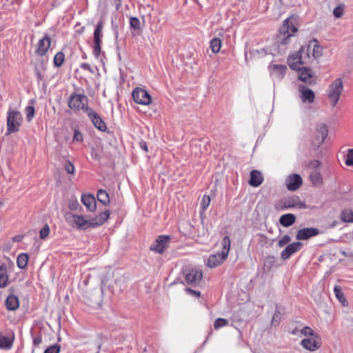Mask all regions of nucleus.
<instances>
[{"mask_svg": "<svg viewBox=\"0 0 353 353\" xmlns=\"http://www.w3.org/2000/svg\"><path fill=\"white\" fill-rule=\"evenodd\" d=\"M110 212L108 210H105L100 213L95 218L87 220L83 216L75 215L74 214L70 213L67 214L66 220L72 227L78 230H85L90 228H94L101 225L105 221L108 220Z\"/></svg>", "mask_w": 353, "mask_h": 353, "instance_id": "nucleus-1", "label": "nucleus"}, {"mask_svg": "<svg viewBox=\"0 0 353 353\" xmlns=\"http://www.w3.org/2000/svg\"><path fill=\"white\" fill-rule=\"evenodd\" d=\"M223 250L221 253L211 255L208 261V266L210 268L220 265L228 257L230 249V239L228 236L223 237L222 240Z\"/></svg>", "mask_w": 353, "mask_h": 353, "instance_id": "nucleus-2", "label": "nucleus"}, {"mask_svg": "<svg viewBox=\"0 0 353 353\" xmlns=\"http://www.w3.org/2000/svg\"><path fill=\"white\" fill-rule=\"evenodd\" d=\"M291 17L286 19L279 30L277 41L279 48L288 43L290 37L297 31V28L291 22Z\"/></svg>", "mask_w": 353, "mask_h": 353, "instance_id": "nucleus-3", "label": "nucleus"}, {"mask_svg": "<svg viewBox=\"0 0 353 353\" xmlns=\"http://www.w3.org/2000/svg\"><path fill=\"white\" fill-rule=\"evenodd\" d=\"M23 121L20 112L10 108L7 117V134L18 132Z\"/></svg>", "mask_w": 353, "mask_h": 353, "instance_id": "nucleus-4", "label": "nucleus"}, {"mask_svg": "<svg viewBox=\"0 0 353 353\" xmlns=\"http://www.w3.org/2000/svg\"><path fill=\"white\" fill-rule=\"evenodd\" d=\"M293 208L305 209L307 205L305 202L301 201L299 196L296 195L281 199L276 205V208L281 210Z\"/></svg>", "mask_w": 353, "mask_h": 353, "instance_id": "nucleus-5", "label": "nucleus"}, {"mask_svg": "<svg viewBox=\"0 0 353 353\" xmlns=\"http://www.w3.org/2000/svg\"><path fill=\"white\" fill-rule=\"evenodd\" d=\"M343 89V83L341 78H337L330 85L327 90V97L330 100L332 106H335L337 103Z\"/></svg>", "mask_w": 353, "mask_h": 353, "instance_id": "nucleus-6", "label": "nucleus"}, {"mask_svg": "<svg viewBox=\"0 0 353 353\" xmlns=\"http://www.w3.org/2000/svg\"><path fill=\"white\" fill-rule=\"evenodd\" d=\"M88 99V97L83 94H72L70 96L68 101V106L74 110H83L87 114V108Z\"/></svg>", "mask_w": 353, "mask_h": 353, "instance_id": "nucleus-7", "label": "nucleus"}, {"mask_svg": "<svg viewBox=\"0 0 353 353\" xmlns=\"http://www.w3.org/2000/svg\"><path fill=\"white\" fill-rule=\"evenodd\" d=\"M103 288L99 287L93 291H86L85 294V299L88 305L93 307H100L103 299Z\"/></svg>", "mask_w": 353, "mask_h": 353, "instance_id": "nucleus-8", "label": "nucleus"}, {"mask_svg": "<svg viewBox=\"0 0 353 353\" xmlns=\"http://www.w3.org/2000/svg\"><path fill=\"white\" fill-rule=\"evenodd\" d=\"M307 55L305 54V48L301 47L299 51L288 59V63L292 69H299V65L307 63Z\"/></svg>", "mask_w": 353, "mask_h": 353, "instance_id": "nucleus-9", "label": "nucleus"}, {"mask_svg": "<svg viewBox=\"0 0 353 353\" xmlns=\"http://www.w3.org/2000/svg\"><path fill=\"white\" fill-rule=\"evenodd\" d=\"M132 96L134 101L139 104L141 105H149L152 102L151 97L148 92L142 88H135Z\"/></svg>", "mask_w": 353, "mask_h": 353, "instance_id": "nucleus-10", "label": "nucleus"}, {"mask_svg": "<svg viewBox=\"0 0 353 353\" xmlns=\"http://www.w3.org/2000/svg\"><path fill=\"white\" fill-rule=\"evenodd\" d=\"M170 241V236L162 235L158 236L154 244L150 247L152 251L161 254L168 247Z\"/></svg>", "mask_w": 353, "mask_h": 353, "instance_id": "nucleus-11", "label": "nucleus"}, {"mask_svg": "<svg viewBox=\"0 0 353 353\" xmlns=\"http://www.w3.org/2000/svg\"><path fill=\"white\" fill-rule=\"evenodd\" d=\"M87 115L93 123V125L99 130L104 132L107 127L105 122L102 120L101 117L95 112L92 108H87Z\"/></svg>", "mask_w": 353, "mask_h": 353, "instance_id": "nucleus-12", "label": "nucleus"}, {"mask_svg": "<svg viewBox=\"0 0 353 353\" xmlns=\"http://www.w3.org/2000/svg\"><path fill=\"white\" fill-rule=\"evenodd\" d=\"M203 276L200 270L190 269L185 274V281L188 284L196 285L199 283Z\"/></svg>", "mask_w": 353, "mask_h": 353, "instance_id": "nucleus-13", "label": "nucleus"}, {"mask_svg": "<svg viewBox=\"0 0 353 353\" xmlns=\"http://www.w3.org/2000/svg\"><path fill=\"white\" fill-rule=\"evenodd\" d=\"M319 234V230L316 228H304L297 232L296 239L299 241L307 240Z\"/></svg>", "mask_w": 353, "mask_h": 353, "instance_id": "nucleus-14", "label": "nucleus"}, {"mask_svg": "<svg viewBox=\"0 0 353 353\" xmlns=\"http://www.w3.org/2000/svg\"><path fill=\"white\" fill-rule=\"evenodd\" d=\"M302 184V179L298 174L289 175L285 179L287 188L290 191L296 190Z\"/></svg>", "mask_w": 353, "mask_h": 353, "instance_id": "nucleus-15", "label": "nucleus"}, {"mask_svg": "<svg viewBox=\"0 0 353 353\" xmlns=\"http://www.w3.org/2000/svg\"><path fill=\"white\" fill-rule=\"evenodd\" d=\"M302 247V243L299 241L289 244L285 250L282 251L281 254V259L283 260L289 259L293 254L300 250Z\"/></svg>", "mask_w": 353, "mask_h": 353, "instance_id": "nucleus-16", "label": "nucleus"}, {"mask_svg": "<svg viewBox=\"0 0 353 353\" xmlns=\"http://www.w3.org/2000/svg\"><path fill=\"white\" fill-rule=\"evenodd\" d=\"M269 70L272 76L281 80L283 79L288 68L284 65L272 64L269 66Z\"/></svg>", "mask_w": 353, "mask_h": 353, "instance_id": "nucleus-17", "label": "nucleus"}, {"mask_svg": "<svg viewBox=\"0 0 353 353\" xmlns=\"http://www.w3.org/2000/svg\"><path fill=\"white\" fill-rule=\"evenodd\" d=\"M300 92V98L303 102L313 103L315 99L314 92L310 88L303 85L299 86Z\"/></svg>", "mask_w": 353, "mask_h": 353, "instance_id": "nucleus-18", "label": "nucleus"}, {"mask_svg": "<svg viewBox=\"0 0 353 353\" xmlns=\"http://www.w3.org/2000/svg\"><path fill=\"white\" fill-rule=\"evenodd\" d=\"M312 53V56L314 58L316 59L320 57L322 55V49L319 46L316 40H314L312 41L306 48H305V54L307 55V59H310V53Z\"/></svg>", "mask_w": 353, "mask_h": 353, "instance_id": "nucleus-19", "label": "nucleus"}, {"mask_svg": "<svg viewBox=\"0 0 353 353\" xmlns=\"http://www.w3.org/2000/svg\"><path fill=\"white\" fill-rule=\"evenodd\" d=\"M81 202L90 212H94L97 208L95 197L92 194H83Z\"/></svg>", "mask_w": 353, "mask_h": 353, "instance_id": "nucleus-20", "label": "nucleus"}, {"mask_svg": "<svg viewBox=\"0 0 353 353\" xmlns=\"http://www.w3.org/2000/svg\"><path fill=\"white\" fill-rule=\"evenodd\" d=\"M50 37L46 35L39 41L36 53L41 56L44 55L50 48Z\"/></svg>", "mask_w": 353, "mask_h": 353, "instance_id": "nucleus-21", "label": "nucleus"}, {"mask_svg": "<svg viewBox=\"0 0 353 353\" xmlns=\"http://www.w3.org/2000/svg\"><path fill=\"white\" fill-rule=\"evenodd\" d=\"M299 79L301 81L311 84L312 83V71L308 68H299Z\"/></svg>", "mask_w": 353, "mask_h": 353, "instance_id": "nucleus-22", "label": "nucleus"}, {"mask_svg": "<svg viewBox=\"0 0 353 353\" xmlns=\"http://www.w3.org/2000/svg\"><path fill=\"white\" fill-rule=\"evenodd\" d=\"M263 181V178L261 172L252 170L250 173L249 184L252 187H259Z\"/></svg>", "mask_w": 353, "mask_h": 353, "instance_id": "nucleus-23", "label": "nucleus"}, {"mask_svg": "<svg viewBox=\"0 0 353 353\" xmlns=\"http://www.w3.org/2000/svg\"><path fill=\"white\" fill-rule=\"evenodd\" d=\"M302 346L310 351H314L319 348L320 345L313 336L311 338L304 339L301 341Z\"/></svg>", "mask_w": 353, "mask_h": 353, "instance_id": "nucleus-24", "label": "nucleus"}, {"mask_svg": "<svg viewBox=\"0 0 353 353\" xmlns=\"http://www.w3.org/2000/svg\"><path fill=\"white\" fill-rule=\"evenodd\" d=\"M6 307L8 310H16L19 306V299L14 294H10L5 302Z\"/></svg>", "mask_w": 353, "mask_h": 353, "instance_id": "nucleus-25", "label": "nucleus"}, {"mask_svg": "<svg viewBox=\"0 0 353 353\" xmlns=\"http://www.w3.org/2000/svg\"><path fill=\"white\" fill-rule=\"evenodd\" d=\"M296 221V216L293 214H285L282 215L279 219L281 225L284 227H290Z\"/></svg>", "mask_w": 353, "mask_h": 353, "instance_id": "nucleus-26", "label": "nucleus"}, {"mask_svg": "<svg viewBox=\"0 0 353 353\" xmlns=\"http://www.w3.org/2000/svg\"><path fill=\"white\" fill-rule=\"evenodd\" d=\"M8 284V275L6 264L0 265V288H5Z\"/></svg>", "mask_w": 353, "mask_h": 353, "instance_id": "nucleus-27", "label": "nucleus"}, {"mask_svg": "<svg viewBox=\"0 0 353 353\" xmlns=\"http://www.w3.org/2000/svg\"><path fill=\"white\" fill-rule=\"evenodd\" d=\"M318 134L321 138L316 143V147L319 148L325 141L328 134V129L325 124H321L318 128Z\"/></svg>", "mask_w": 353, "mask_h": 353, "instance_id": "nucleus-28", "label": "nucleus"}, {"mask_svg": "<svg viewBox=\"0 0 353 353\" xmlns=\"http://www.w3.org/2000/svg\"><path fill=\"white\" fill-rule=\"evenodd\" d=\"M103 27V22L101 21H99L94 32V43H101Z\"/></svg>", "mask_w": 353, "mask_h": 353, "instance_id": "nucleus-29", "label": "nucleus"}, {"mask_svg": "<svg viewBox=\"0 0 353 353\" xmlns=\"http://www.w3.org/2000/svg\"><path fill=\"white\" fill-rule=\"evenodd\" d=\"M97 199L103 205H106L110 203L109 195L104 190H99L97 192Z\"/></svg>", "mask_w": 353, "mask_h": 353, "instance_id": "nucleus-30", "label": "nucleus"}, {"mask_svg": "<svg viewBox=\"0 0 353 353\" xmlns=\"http://www.w3.org/2000/svg\"><path fill=\"white\" fill-rule=\"evenodd\" d=\"M28 255L25 253L20 254L17 259V263L20 269H24L27 266Z\"/></svg>", "mask_w": 353, "mask_h": 353, "instance_id": "nucleus-31", "label": "nucleus"}, {"mask_svg": "<svg viewBox=\"0 0 353 353\" xmlns=\"http://www.w3.org/2000/svg\"><path fill=\"white\" fill-rule=\"evenodd\" d=\"M210 47L214 53L219 52L221 47V41L219 38H214L210 41Z\"/></svg>", "mask_w": 353, "mask_h": 353, "instance_id": "nucleus-32", "label": "nucleus"}, {"mask_svg": "<svg viewBox=\"0 0 353 353\" xmlns=\"http://www.w3.org/2000/svg\"><path fill=\"white\" fill-rule=\"evenodd\" d=\"M341 219L343 222H353V212L345 210L341 212Z\"/></svg>", "mask_w": 353, "mask_h": 353, "instance_id": "nucleus-33", "label": "nucleus"}, {"mask_svg": "<svg viewBox=\"0 0 353 353\" xmlns=\"http://www.w3.org/2000/svg\"><path fill=\"white\" fill-rule=\"evenodd\" d=\"M12 342L9 338L0 334V348L9 349L12 347Z\"/></svg>", "mask_w": 353, "mask_h": 353, "instance_id": "nucleus-34", "label": "nucleus"}, {"mask_svg": "<svg viewBox=\"0 0 353 353\" xmlns=\"http://www.w3.org/2000/svg\"><path fill=\"white\" fill-rule=\"evenodd\" d=\"M334 292L337 299L345 305L347 303L345 298L344 297L343 293L341 291L340 287L335 285L334 288Z\"/></svg>", "mask_w": 353, "mask_h": 353, "instance_id": "nucleus-35", "label": "nucleus"}, {"mask_svg": "<svg viewBox=\"0 0 353 353\" xmlns=\"http://www.w3.org/2000/svg\"><path fill=\"white\" fill-rule=\"evenodd\" d=\"M64 59H65V55L63 52H59L57 53L54 57V65L56 67L61 66L63 64Z\"/></svg>", "mask_w": 353, "mask_h": 353, "instance_id": "nucleus-36", "label": "nucleus"}, {"mask_svg": "<svg viewBox=\"0 0 353 353\" xmlns=\"http://www.w3.org/2000/svg\"><path fill=\"white\" fill-rule=\"evenodd\" d=\"M310 179L314 185L320 184L321 182V176L320 172L316 170L313 171L310 174Z\"/></svg>", "mask_w": 353, "mask_h": 353, "instance_id": "nucleus-37", "label": "nucleus"}, {"mask_svg": "<svg viewBox=\"0 0 353 353\" xmlns=\"http://www.w3.org/2000/svg\"><path fill=\"white\" fill-rule=\"evenodd\" d=\"M268 54H273V53L272 52H268V50L264 49V48H262L261 50H254L250 53V54L253 56L254 57H263Z\"/></svg>", "mask_w": 353, "mask_h": 353, "instance_id": "nucleus-38", "label": "nucleus"}, {"mask_svg": "<svg viewBox=\"0 0 353 353\" xmlns=\"http://www.w3.org/2000/svg\"><path fill=\"white\" fill-rule=\"evenodd\" d=\"M345 6L343 4H340L337 6L333 10L334 16L339 19L341 18L344 13Z\"/></svg>", "mask_w": 353, "mask_h": 353, "instance_id": "nucleus-39", "label": "nucleus"}, {"mask_svg": "<svg viewBox=\"0 0 353 353\" xmlns=\"http://www.w3.org/2000/svg\"><path fill=\"white\" fill-rule=\"evenodd\" d=\"M228 325V321L225 319L218 318L216 319L214 327L216 330H218L222 327L226 326Z\"/></svg>", "mask_w": 353, "mask_h": 353, "instance_id": "nucleus-40", "label": "nucleus"}, {"mask_svg": "<svg viewBox=\"0 0 353 353\" xmlns=\"http://www.w3.org/2000/svg\"><path fill=\"white\" fill-rule=\"evenodd\" d=\"M210 198L208 195H204L202 198L201 202V213L203 212L210 205Z\"/></svg>", "mask_w": 353, "mask_h": 353, "instance_id": "nucleus-41", "label": "nucleus"}, {"mask_svg": "<svg viewBox=\"0 0 353 353\" xmlns=\"http://www.w3.org/2000/svg\"><path fill=\"white\" fill-rule=\"evenodd\" d=\"M281 312L278 309L276 310L275 313L272 319V324L274 326H276L279 324L281 321Z\"/></svg>", "mask_w": 353, "mask_h": 353, "instance_id": "nucleus-42", "label": "nucleus"}, {"mask_svg": "<svg viewBox=\"0 0 353 353\" xmlns=\"http://www.w3.org/2000/svg\"><path fill=\"white\" fill-rule=\"evenodd\" d=\"M26 113L27 117V120L30 121L34 115V108L33 106L29 105L26 108Z\"/></svg>", "mask_w": 353, "mask_h": 353, "instance_id": "nucleus-43", "label": "nucleus"}, {"mask_svg": "<svg viewBox=\"0 0 353 353\" xmlns=\"http://www.w3.org/2000/svg\"><path fill=\"white\" fill-rule=\"evenodd\" d=\"M353 149H349L345 159V164L348 166L353 165Z\"/></svg>", "mask_w": 353, "mask_h": 353, "instance_id": "nucleus-44", "label": "nucleus"}, {"mask_svg": "<svg viewBox=\"0 0 353 353\" xmlns=\"http://www.w3.org/2000/svg\"><path fill=\"white\" fill-rule=\"evenodd\" d=\"M50 234V228L46 224L39 232V236L41 239H45Z\"/></svg>", "mask_w": 353, "mask_h": 353, "instance_id": "nucleus-45", "label": "nucleus"}, {"mask_svg": "<svg viewBox=\"0 0 353 353\" xmlns=\"http://www.w3.org/2000/svg\"><path fill=\"white\" fill-rule=\"evenodd\" d=\"M291 241V237L289 235H284L278 243L279 247H283Z\"/></svg>", "mask_w": 353, "mask_h": 353, "instance_id": "nucleus-46", "label": "nucleus"}, {"mask_svg": "<svg viewBox=\"0 0 353 353\" xmlns=\"http://www.w3.org/2000/svg\"><path fill=\"white\" fill-rule=\"evenodd\" d=\"M130 24L131 28L138 30L140 28V21L137 17H131L130 20Z\"/></svg>", "mask_w": 353, "mask_h": 353, "instance_id": "nucleus-47", "label": "nucleus"}, {"mask_svg": "<svg viewBox=\"0 0 353 353\" xmlns=\"http://www.w3.org/2000/svg\"><path fill=\"white\" fill-rule=\"evenodd\" d=\"M60 351V346L58 345H53L48 347L44 353H59Z\"/></svg>", "mask_w": 353, "mask_h": 353, "instance_id": "nucleus-48", "label": "nucleus"}, {"mask_svg": "<svg viewBox=\"0 0 353 353\" xmlns=\"http://www.w3.org/2000/svg\"><path fill=\"white\" fill-rule=\"evenodd\" d=\"M45 70V67L43 65H41V69H39L37 66L35 68L36 75L37 78L40 80L43 79L44 77L43 71Z\"/></svg>", "mask_w": 353, "mask_h": 353, "instance_id": "nucleus-49", "label": "nucleus"}, {"mask_svg": "<svg viewBox=\"0 0 353 353\" xmlns=\"http://www.w3.org/2000/svg\"><path fill=\"white\" fill-rule=\"evenodd\" d=\"M65 170L68 174H73L75 169L74 165L70 161H68L65 165Z\"/></svg>", "mask_w": 353, "mask_h": 353, "instance_id": "nucleus-50", "label": "nucleus"}, {"mask_svg": "<svg viewBox=\"0 0 353 353\" xmlns=\"http://www.w3.org/2000/svg\"><path fill=\"white\" fill-rule=\"evenodd\" d=\"M301 334L305 336H313L314 333L310 327H305L301 330Z\"/></svg>", "mask_w": 353, "mask_h": 353, "instance_id": "nucleus-51", "label": "nucleus"}, {"mask_svg": "<svg viewBox=\"0 0 353 353\" xmlns=\"http://www.w3.org/2000/svg\"><path fill=\"white\" fill-rule=\"evenodd\" d=\"M93 54L96 57H99L101 53V43H94Z\"/></svg>", "mask_w": 353, "mask_h": 353, "instance_id": "nucleus-52", "label": "nucleus"}, {"mask_svg": "<svg viewBox=\"0 0 353 353\" xmlns=\"http://www.w3.org/2000/svg\"><path fill=\"white\" fill-rule=\"evenodd\" d=\"M73 140L77 141H81L83 140L82 134L79 131L77 130L74 131Z\"/></svg>", "mask_w": 353, "mask_h": 353, "instance_id": "nucleus-53", "label": "nucleus"}, {"mask_svg": "<svg viewBox=\"0 0 353 353\" xmlns=\"http://www.w3.org/2000/svg\"><path fill=\"white\" fill-rule=\"evenodd\" d=\"M275 262V259L274 256H268L266 259H265V263L264 265H267L268 264L269 265V266H272Z\"/></svg>", "mask_w": 353, "mask_h": 353, "instance_id": "nucleus-54", "label": "nucleus"}, {"mask_svg": "<svg viewBox=\"0 0 353 353\" xmlns=\"http://www.w3.org/2000/svg\"><path fill=\"white\" fill-rule=\"evenodd\" d=\"M81 68L83 70H88L89 71L90 73H94V70L93 69L91 68V66L90 65V64L87 63H83L81 64Z\"/></svg>", "mask_w": 353, "mask_h": 353, "instance_id": "nucleus-55", "label": "nucleus"}, {"mask_svg": "<svg viewBox=\"0 0 353 353\" xmlns=\"http://www.w3.org/2000/svg\"><path fill=\"white\" fill-rule=\"evenodd\" d=\"M320 165V162L318 160L311 161L309 163V167L312 168H316Z\"/></svg>", "mask_w": 353, "mask_h": 353, "instance_id": "nucleus-56", "label": "nucleus"}, {"mask_svg": "<svg viewBox=\"0 0 353 353\" xmlns=\"http://www.w3.org/2000/svg\"><path fill=\"white\" fill-rule=\"evenodd\" d=\"M42 341L41 336H38L33 339V343L35 346L39 345Z\"/></svg>", "mask_w": 353, "mask_h": 353, "instance_id": "nucleus-57", "label": "nucleus"}, {"mask_svg": "<svg viewBox=\"0 0 353 353\" xmlns=\"http://www.w3.org/2000/svg\"><path fill=\"white\" fill-rule=\"evenodd\" d=\"M79 206V203L76 201V202H71L70 204H69V208L71 210H75L77 209Z\"/></svg>", "mask_w": 353, "mask_h": 353, "instance_id": "nucleus-58", "label": "nucleus"}, {"mask_svg": "<svg viewBox=\"0 0 353 353\" xmlns=\"http://www.w3.org/2000/svg\"><path fill=\"white\" fill-rule=\"evenodd\" d=\"M91 156L92 158L97 159V160H99V153L97 152V151L94 149H92V152H91Z\"/></svg>", "mask_w": 353, "mask_h": 353, "instance_id": "nucleus-59", "label": "nucleus"}, {"mask_svg": "<svg viewBox=\"0 0 353 353\" xmlns=\"http://www.w3.org/2000/svg\"><path fill=\"white\" fill-rule=\"evenodd\" d=\"M23 238V235H17L12 237V241L14 242H20L21 241H22Z\"/></svg>", "mask_w": 353, "mask_h": 353, "instance_id": "nucleus-60", "label": "nucleus"}, {"mask_svg": "<svg viewBox=\"0 0 353 353\" xmlns=\"http://www.w3.org/2000/svg\"><path fill=\"white\" fill-rule=\"evenodd\" d=\"M140 147L142 148L144 151L148 152V146L147 143L145 141L140 142Z\"/></svg>", "mask_w": 353, "mask_h": 353, "instance_id": "nucleus-61", "label": "nucleus"}, {"mask_svg": "<svg viewBox=\"0 0 353 353\" xmlns=\"http://www.w3.org/2000/svg\"><path fill=\"white\" fill-rule=\"evenodd\" d=\"M187 290L188 292H190V293L194 294V295H197L198 296H200V292H196V291H194V290H191L190 288L187 289Z\"/></svg>", "mask_w": 353, "mask_h": 353, "instance_id": "nucleus-62", "label": "nucleus"}, {"mask_svg": "<svg viewBox=\"0 0 353 353\" xmlns=\"http://www.w3.org/2000/svg\"><path fill=\"white\" fill-rule=\"evenodd\" d=\"M320 138H321L320 135H319V134H318V135L316 136V137L315 140L313 141V145H314L315 147H316V143H317V142L319 141Z\"/></svg>", "mask_w": 353, "mask_h": 353, "instance_id": "nucleus-63", "label": "nucleus"}, {"mask_svg": "<svg viewBox=\"0 0 353 353\" xmlns=\"http://www.w3.org/2000/svg\"><path fill=\"white\" fill-rule=\"evenodd\" d=\"M259 237L261 239V240H266L267 238L263 234H260Z\"/></svg>", "mask_w": 353, "mask_h": 353, "instance_id": "nucleus-64", "label": "nucleus"}]
</instances>
